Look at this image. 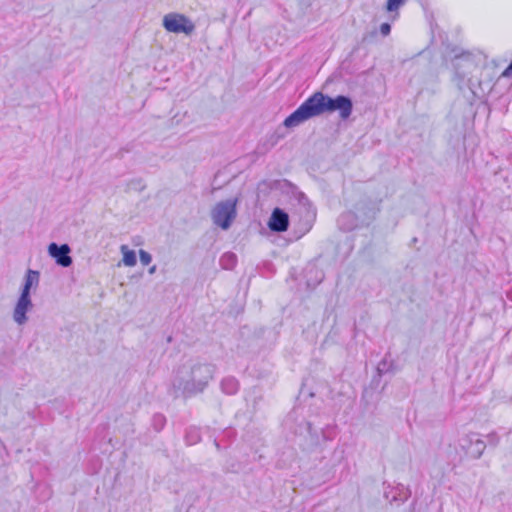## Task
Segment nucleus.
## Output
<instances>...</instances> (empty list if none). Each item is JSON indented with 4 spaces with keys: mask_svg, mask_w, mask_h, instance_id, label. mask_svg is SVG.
Returning a JSON list of instances; mask_svg holds the SVG:
<instances>
[{
    "mask_svg": "<svg viewBox=\"0 0 512 512\" xmlns=\"http://www.w3.org/2000/svg\"><path fill=\"white\" fill-rule=\"evenodd\" d=\"M162 25L166 31L175 34L190 35L195 30L194 23L185 15L168 13L163 17Z\"/></svg>",
    "mask_w": 512,
    "mask_h": 512,
    "instance_id": "obj_9",
    "label": "nucleus"
},
{
    "mask_svg": "<svg viewBox=\"0 0 512 512\" xmlns=\"http://www.w3.org/2000/svg\"><path fill=\"white\" fill-rule=\"evenodd\" d=\"M128 187L141 191L145 188V185L143 184V180L141 178H135L130 181V183L128 184Z\"/></svg>",
    "mask_w": 512,
    "mask_h": 512,
    "instance_id": "obj_30",
    "label": "nucleus"
},
{
    "mask_svg": "<svg viewBox=\"0 0 512 512\" xmlns=\"http://www.w3.org/2000/svg\"><path fill=\"white\" fill-rule=\"evenodd\" d=\"M121 251L123 254L122 261H123L124 265L128 266V267L135 266L137 263L136 252L134 250L128 249V247L125 245L121 246Z\"/></svg>",
    "mask_w": 512,
    "mask_h": 512,
    "instance_id": "obj_24",
    "label": "nucleus"
},
{
    "mask_svg": "<svg viewBox=\"0 0 512 512\" xmlns=\"http://www.w3.org/2000/svg\"><path fill=\"white\" fill-rule=\"evenodd\" d=\"M304 277L306 280L307 288L314 289L323 281L324 272L318 269L315 265H311L305 268Z\"/></svg>",
    "mask_w": 512,
    "mask_h": 512,
    "instance_id": "obj_16",
    "label": "nucleus"
},
{
    "mask_svg": "<svg viewBox=\"0 0 512 512\" xmlns=\"http://www.w3.org/2000/svg\"><path fill=\"white\" fill-rule=\"evenodd\" d=\"M369 215L361 217L356 211H345L337 219L340 230L350 232L361 226H368L375 218V211L369 209Z\"/></svg>",
    "mask_w": 512,
    "mask_h": 512,
    "instance_id": "obj_8",
    "label": "nucleus"
},
{
    "mask_svg": "<svg viewBox=\"0 0 512 512\" xmlns=\"http://www.w3.org/2000/svg\"><path fill=\"white\" fill-rule=\"evenodd\" d=\"M139 258L143 266H147L152 262V255L143 249L139 251Z\"/></svg>",
    "mask_w": 512,
    "mask_h": 512,
    "instance_id": "obj_28",
    "label": "nucleus"
},
{
    "mask_svg": "<svg viewBox=\"0 0 512 512\" xmlns=\"http://www.w3.org/2000/svg\"><path fill=\"white\" fill-rule=\"evenodd\" d=\"M171 341H172V336H169V337L167 338V342H169V343H170Z\"/></svg>",
    "mask_w": 512,
    "mask_h": 512,
    "instance_id": "obj_37",
    "label": "nucleus"
},
{
    "mask_svg": "<svg viewBox=\"0 0 512 512\" xmlns=\"http://www.w3.org/2000/svg\"><path fill=\"white\" fill-rule=\"evenodd\" d=\"M379 32L383 37L388 36L391 33V24L384 22L379 27Z\"/></svg>",
    "mask_w": 512,
    "mask_h": 512,
    "instance_id": "obj_31",
    "label": "nucleus"
},
{
    "mask_svg": "<svg viewBox=\"0 0 512 512\" xmlns=\"http://www.w3.org/2000/svg\"><path fill=\"white\" fill-rule=\"evenodd\" d=\"M284 137L285 133L281 128H278L273 133L267 135L266 141L262 144L265 147V151L274 147Z\"/></svg>",
    "mask_w": 512,
    "mask_h": 512,
    "instance_id": "obj_23",
    "label": "nucleus"
},
{
    "mask_svg": "<svg viewBox=\"0 0 512 512\" xmlns=\"http://www.w3.org/2000/svg\"><path fill=\"white\" fill-rule=\"evenodd\" d=\"M40 273L37 270L28 269L21 285L20 295L31 296V290L39 285Z\"/></svg>",
    "mask_w": 512,
    "mask_h": 512,
    "instance_id": "obj_15",
    "label": "nucleus"
},
{
    "mask_svg": "<svg viewBox=\"0 0 512 512\" xmlns=\"http://www.w3.org/2000/svg\"><path fill=\"white\" fill-rule=\"evenodd\" d=\"M202 440L201 428L195 425H190L185 428L184 441L186 445L192 446Z\"/></svg>",
    "mask_w": 512,
    "mask_h": 512,
    "instance_id": "obj_18",
    "label": "nucleus"
},
{
    "mask_svg": "<svg viewBox=\"0 0 512 512\" xmlns=\"http://www.w3.org/2000/svg\"><path fill=\"white\" fill-rule=\"evenodd\" d=\"M353 100L348 95H337L332 97L322 91L314 92L300 106L289 114L283 121L282 126L287 129L295 128L311 118L323 114L339 113L341 120L346 121L353 112Z\"/></svg>",
    "mask_w": 512,
    "mask_h": 512,
    "instance_id": "obj_2",
    "label": "nucleus"
},
{
    "mask_svg": "<svg viewBox=\"0 0 512 512\" xmlns=\"http://www.w3.org/2000/svg\"><path fill=\"white\" fill-rule=\"evenodd\" d=\"M215 373L213 363L200 357L189 358L173 371L168 394L174 399L196 397L208 388Z\"/></svg>",
    "mask_w": 512,
    "mask_h": 512,
    "instance_id": "obj_1",
    "label": "nucleus"
},
{
    "mask_svg": "<svg viewBox=\"0 0 512 512\" xmlns=\"http://www.w3.org/2000/svg\"><path fill=\"white\" fill-rule=\"evenodd\" d=\"M353 100L348 95H337L332 97L322 91L314 92L300 106L289 114L283 121L282 126L287 129L295 128L311 118L323 114L339 113L341 120L346 121L353 112Z\"/></svg>",
    "mask_w": 512,
    "mask_h": 512,
    "instance_id": "obj_3",
    "label": "nucleus"
},
{
    "mask_svg": "<svg viewBox=\"0 0 512 512\" xmlns=\"http://www.w3.org/2000/svg\"><path fill=\"white\" fill-rule=\"evenodd\" d=\"M238 198L218 202L212 210L211 217L222 230H228L237 216Z\"/></svg>",
    "mask_w": 512,
    "mask_h": 512,
    "instance_id": "obj_6",
    "label": "nucleus"
},
{
    "mask_svg": "<svg viewBox=\"0 0 512 512\" xmlns=\"http://www.w3.org/2000/svg\"><path fill=\"white\" fill-rule=\"evenodd\" d=\"M458 446L466 457L479 459L486 449V442L479 433L471 432L459 438Z\"/></svg>",
    "mask_w": 512,
    "mask_h": 512,
    "instance_id": "obj_7",
    "label": "nucleus"
},
{
    "mask_svg": "<svg viewBox=\"0 0 512 512\" xmlns=\"http://www.w3.org/2000/svg\"><path fill=\"white\" fill-rule=\"evenodd\" d=\"M33 308L31 296L19 295L14 310L13 319L18 325H23L28 321L27 313Z\"/></svg>",
    "mask_w": 512,
    "mask_h": 512,
    "instance_id": "obj_14",
    "label": "nucleus"
},
{
    "mask_svg": "<svg viewBox=\"0 0 512 512\" xmlns=\"http://www.w3.org/2000/svg\"><path fill=\"white\" fill-rule=\"evenodd\" d=\"M236 438V430L233 428H226L221 432V438H214V445L217 450L226 449Z\"/></svg>",
    "mask_w": 512,
    "mask_h": 512,
    "instance_id": "obj_17",
    "label": "nucleus"
},
{
    "mask_svg": "<svg viewBox=\"0 0 512 512\" xmlns=\"http://www.w3.org/2000/svg\"><path fill=\"white\" fill-rule=\"evenodd\" d=\"M290 225L289 214L280 207H275L269 217L267 226L273 233L286 232Z\"/></svg>",
    "mask_w": 512,
    "mask_h": 512,
    "instance_id": "obj_13",
    "label": "nucleus"
},
{
    "mask_svg": "<svg viewBox=\"0 0 512 512\" xmlns=\"http://www.w3.org/2000/svg\"><path fill=\"white\" fill-rule=\"evenodd\" d=\"M272 189H284L288 188L289 191L294 196L295 200L297 201L298 205L301 209L304 210V220L306 224L308 225L306 231L310 230L312 227V222L316 218V209L306 196V194L298 189V187L290 182L289 180L283 179V180H275L273 181L271 185Z\"/></svg>",
    "mask_w": 512,
    "mask_h": 512,
    "instance_id": "obj_5",
    "label": "nucleus"
},
{
    "mask_svg": "<svg viewBox=\"0 0 512 512\" xmlns=\"http://www.w3.org/2000/svg\"><path fill=\"white\" fill-rule=\"evenodd\" d=\"M384 498L389 502L390 505L400 506L404 504L411 497V490L409 487L398 483L396 486L384 482Z\"/></svg>",
    "mask_w": 512,
    "mask_h": 512,
    "instance_id": "obj_11",
    "label": "nucleus"
},
{
    "mask_svg": "<svg viewBox=\"0 0 512 512\" xmlns=\"http://www.w3.org/2000/svg\"><path fill=\"white\" fill-rule=\"evenodd\" d=\"M416 505H417V500H413L409 506V511L410 512H415V509H416Z\"/></svg>",
    "mask_w": 512,
    "mask_h": 512,
    "instance_id": "obj_33",
    "label": "nucleus"
},
{
    "mask_svg": "<svg viewBox=\"0 0 512 512\" xmlns=\"http://www.w3.org/2000/svg\"><path fill=\"white\" fill-rule=\"evenodd\" d=\"M412 244H415L418 242V239L416 237H414L412 240H411Z\"/></svg>",
    "mask_w": 512,
    "mask_h": 512,
    "instance_id": "obj_36",
    "label": "nucleus"
},
{
    "mask_svg": "<svg viewBox=\"0 0 512 512\" xmlns=\"http://www.w3.org/2000/svg\"><path fill=\"white\" fill-rule=\"evenodd\" d=\"M155 271H156V266H155V265H153V266H151V267L149 268V273H150V274L155 273Z\"/></svg>",
    "mask_w": 512,
    "mask_h": 512,
    "instance_id": "obj_35",
    "label": "nucleus"
},
{
    "mask_svg": "<svg viewBox=\"0 0 512 512\" xmlns=\"http://www.w3.org/2000/svg\"><path fill=\"white\" fill-rule=\"evenodd\" d=\"M237 264V255L231 251L225 252L219 259V265L224 270H232Z\"/></svg>",
    "mask_w": 512,
    "mask_h": 512,
    "instance_id": "obj_22",
    "label": "nucleus"
},
{
    "mask_svg": "<svg viewBox=\"0 0 512 512\" xmlns=\"http://www.w3.org/2000/svg\"><path fill=\"white\" fill-rule=\"evenodd\" d=\"M167 424V418L162 413H155L151 418V427L156 433H160Z\"/></svg>",
    "mask_w": 512,
    "mask_h": 512,
    "instance_id": "obj_25",
    "label": "nucleus"
},
{
    "mask_svg": "<svg viewBox=\"0 0 512 512\" xmlns=\"http://www.w3.org/2000/svg\"><path fill=\"white\" fill-rule=\"evenodd\" d=\"M239 381L233 376H227L220 382L221 391L227 395H235L239 391Z\"/></svg>",
    "mask_w": 512,
    "mask_h": 512,
    "instance_id": "obj_19",
    "label": "nucleus"
},
{
    "mask_svg": "<svg viewBox=\"0 0 512 512\" xmlns=\"http://www.w3.org/2000/svg\"><path fill=\"white\" fill-rule=\"evenodd\" d=\"M391 354L388 352L384 355L383 359L378 363L376 372L379 377L387 373L393 374L395 372V363L390 359Z\"/></svg>",
    "mask_w": 512,
    "mask_h": 512,
    "instance_id": "obj_20",
    "label": "nucleus"
},
{
    "mask_svg": "<svg viewBox=\"0 0 512 512\" xmlns=\"http://www.w3.org/2000/svg\"><path fill=\"white\" fill-rule=\"evenodd\" d=\"M356 213H358L361 217H365L366 215H369V209H373L375 213L377 212L376 209L372 205H368L366 203H358L355 207Z\"/></svg>",
    "mask_w": 512,
    "mask_h": 512,
    "instance_id": "obj_27",
    "label": "nucleus"
},
{
    "mask_svg": "<svg viewBox=\"0 0 512 512\" xmlns=\"http://www.w3.org/2000/svg\"><path fill=\"white\" fill-rule=\"evenodd\" d=\"M486 438H487V441H485L486 446L490 445L492 447H496L499 444L500 437L498 436V434L496 432H491V433L487 434Z\"/></svg>",
    "mask_w": 512,
    "mask_h": 512,
    "instance_id": "obj_29",
    "label": "nucleus"
},
{
    "mask_svg": "<svg viewBox=\"0 0 512 512\" xmlns=\"http://www.w3.org/2000/svg\"><path fill=\"white\" fill-rule=\"evenodd\" d=\"M380 381L381 377H379L378 374L376 373V375L372 378L370 382L369 388L364 389L362 393V401L368 402V398H373L374 390L378 388Z\"/></svg>",
    "mask_w": 512,
    "mask_h": 512,
    "instance_id": "obj_26",
    "label": "nucleus"
},
{
    "mask_svg": "<svg viewBox=\"0 0 512 512\" xmlns=\"http://www.w3.org/2000/svg\"><path fill=\"white\" fill-rule=\"evenodd\" d=\"M452 66L455 71V76L460 81H464V79L477 67L475 55L469 51L455 53L452 59Z\"/></svg>",
    "mask_w": 512,
    "mask_h": 512,
    "instance_id": "obj_10",
    "label": "nucleus"
},
{
    "mask_svg": "<svg viewBox=\"0 0 512 512\" xmlns=\"http://www.w3.org/2000/svg\"><path fill=\"white\" fill-rule=\"evenodd\" d=\"M506 296L509 300L512 301V287L506 292Z\"/></svg>",
    "mask_w": 512,
    "mask_h": 512,
    "instance_id": "obj_34",
    "label": "nucleus"
},
{
    "mask_svg": "<svg viewBox=\"0 0 512 512\" xmlns=\"http://www.w3.org/2000/svg\"><path fill=\"white\" fill-rule=\"evenodd\" d=\"M501 77H503V78L512 77V60L510 61L508 66L504 69V71L501 73Z\"/></svg>",
    "mask_w": 512,
    "mask_h": 512,
    "instance_id": "obj_32",
    "label": "nucleus"
},
{
    "mask_svg": "<svg viewBox=\"0 0 512 512\" xmlns=\"http://www.w3.org/2000/svg\"><path fill=\"white\" fill-rule=\"evenodd\" d=\"M296 435H304L307 438L308 449L318 447L324 441H331L337 435V426L327 424L324 427H315L310 421L302 419L294 428Z\"/></svg>",
    "mask_w": 512,
    "mask_h": 512,
    "instance_id": "obj_4",
    "label": "nucleus"
},
{
    "mask_svg": "<svg viewBox=\"0 0 512 512\" xmlns=\"http://www.w3.org/2000/svg\"><path fill=\"white\" fill-rule=\"evenodd\" d=\"M407 0H387L385 11L389 14V19L395 21L399 17V9L405 5Z\"/></svg>",
    "mask_w": 512,
    "mask_h": 512,
    "instance_id": "obj_21",
    "label": "nucleus"
},
{
    "mask_svg": "<svg viewBox=\"0 0 512 512\" xmlns=\"http://www.w3.org/2000/svg\"><path fill=\"white\" fill-rule=\"evenodd\" d=\"M48 254L55 260V263L62 267L68 268L72 265L73 259L71 257V248L68 244H57L56 242H51L48 245Z\"/></svg>",
    "mask_w": 512,
    "mask_h": 512,
    "instance_id": "obj_12",
    "label": "nucleus"
}]
</instances>
